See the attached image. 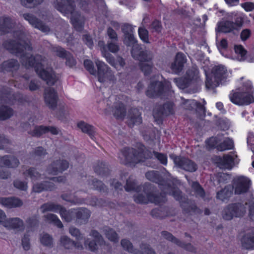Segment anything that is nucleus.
Listing matches in <instances>:
<instances>
[{"label": "nucleus", "mask_w": 254, "mask_h": 254, "mask_svg": "<svg viewBox=\"0 0 254 254\" xmlns=\"http://www.w3.org/2000/svg\"><path fill=\"white\" fill-rule=\"evenodd\" d=\"M12 52L22 53L21 61L26 67L34 66L37 73L48 84H54L58 79V76L55 73L52 68L48 67L47 62L40 56H37L33 58L29 52L31 48L28 42L25 40L20 41V45H15L12 47H7Z\"/></svg>", "instance_id": "f257e3e1"}, {"label": "nucleus", "mask_w": 254, "mask_h": 254, "mask_svg": "<svg viewBox=\"0 0 254 254\" xmlns=\"http://www.w3.org/2000/svg\"><path fill=\"white\" fill-rule=\"evenodd\" d=\"M95 63L97 70L95 69L93 62L90 60H85L84 65L90 74L97 77L100 82L105 86H112L116 81V77L111 68L98 59L95 60Z\"/></svg>", "instance_id": "f03ea898"}, {"label": "nucleus", "mask_w": 254, "mask_h": 254, "mask_svg": "<svg viewBox=\"0 0 254 254\" xmlns=\"http://www.w3.org/2000/svg\"><path fill=\"white\" fill-rule=\"evenodd\" d=\"M42 213L47 211L59 212L63 219L67 222L70 221L75 216L78 219L86 221L90 216V212L85 208H80L78 210H69L66 211L63 207L54 203H46L41 207Z\"/></svg>", "instance_id": "7ed1b4c3"}, {"label": "nucleus", "mask_w": 254, "mask_h": 254, "mask_svg": "<svg viewBox=\"0 0 254 254\" xmlns=\"http://www.w3.org/2000/svg\"><path fill=\"white\" fill-rule=\"evenodd\" d=\"M24 174L31 179L33 184V190L36 192H40L45 190H51L54 188L53 183L51 182V181L54 182H62L64 180L63 177H60L52 178L48 177L50 181H45V176L41 175L34 169L28 170Z\"/></svg>", "instance_id": "20e7f679"}, {"label": "nucleus", "mask_w": 254, "mask_h": 254, "mask_svg": "<svg viewBox=\"0 0 254 254\" xmlns=\"http://www.w3.org/2000/svg\"><path fill=\"white\" fill-rule=\"evenodd\" d=\"M254 91L251 81H247L242 89L232 91L229 94V99L236 105H247L254 102V98L252 95Z\"/></svg>", "instance_id": "39448f33"}, {"label": "nucleus", "mask_w": 254, "mask_h": 254, "mask_svg": "<svg viewBox=\"0 0 254 254\" xmlns=\"http://www.w3.org/2000/svg\"><path fill=\"white\" fill-rule=\"evenodd\" d=\"M231 75L230 71L228 70L226 67L223 65L215 66L211 74H206V87L208 89L213 88L220 84L224 83L226 79L230 78Z\"/></svg>", "instance_id": "423d86ee"}, {"label": "nucleus", "mask_w": 254, "mask_h": 254, "mask_svg": "<svg viewBox=\"0 0 254 254\" xmlns=\"http://www.w3.org/2000/svg\"><path fill=\"white\" fill-rule=\"evenodd\" d=\"M57 8L64 14L71 15V22L77 30L80 31L82 29L84 18L78 12L74 11V5L71 0H64V3L58 4Z\"/></svg>", "instance_id": "0eeeda50"}, {"label": "nucleus", "mask_w": 254, "mask_h": 254, "mask_svg": "<svg viewBox=\"0 0 254 254\" xmlns=\"http://www.w3.org/2000/svg\"><path fill=\"white\" fill-rule=\"evenodd\" d=\"M131 54L134 59L139 61L140 68L144 74H148L152 71V54L150 52L140 51L135 45L133 46Z\"/></svg>", "instance_id": "6e6552de"}, {"label": "nucleus", "mask_w": 254, "mask_h": 254, "mask_svg": "<svg viewBox=\"0 0 254 254\" xmlns=\"http://www.w3.org/2000/svg\"><path fill=\"white\" fill-rule=\"evenodd\" d=\"M251 184V180L248 177L240 176L234 179L232 188L236 194H244L249 190Z\"/></svg>", "instance_id": "1a4fd4ad"}, {"label": "nucleus", "mask_w": 254, "mask_h": 254, "mask_svg": "<svg viewBox=\"0 0 254 254\" xmlns=\"http://www.w3.org/2000/svg\"><path fill=\"white\" fill-rule=\"evenodd\" d=\"M142 155L141 153L136 154L132 148H125L120 154L119 157L124 163H137L143 161Z\"/></svg>", "instance_id": "9d476101"}, {"label": "nucleus", "mask_w": 254, "mask_h": 254, "mask_svg": "<svg viewBox=\"0 0 254 254\" xmlns=\"http://www.w3.org/2000/svg\"><path fill=\"white\" fill-rule=\"evenodd\" d=\"M246 208L241 204L229 205L223 212V217L226 220H231L234 217H239L246 212Z\"/></svg>", "instance_id": "9b49d317"}, {"label": "nucleus", "mask_w": 254, "mask_h": 254, "mask_svg": "<svg viewBox=\"0 0 254 254\" xmlns=\"http://www.w3.org/2000/svg\"><path fill=\"white\" fill-rule=\"evenodd\" d=\"M170 87V83L164 80L163 83L161 81L153 82L148 88L146 95L149 97H154L156 95L160 94L162 91L169 90Z\"/></svg>", "instance_id": "f8f14e48"}, {"label": "nucleus", "mask_w": 254, "mask_h": 254, "mask_svg": "<svg viewBox=\"0 0 254 254\" xmlns=\"http://www.w3.org/2000/svg\"><path fill=\"white\" fill-rule=\"evenodd\" d=\"M207 144L209 147H216L220 151L231 149L233 147V142L230 138L211 137L207 141Z\"/></svg>", "instance_id": "ddd939ff"}, {"label": "nucleus", "mask_w": 254, "mask_h": 254, "mask_svg": "<svg viewBox=\"0 0 254 254\" xmlns=\"http://www.w3.org/2000/svg\"><path fill=\"white\" fill-rule=\"evenodd\" d=\"M98 46L101 48L103 56L106 59L107 62L112 66L114 67L117 70H120L124 67L125 63L124 59L121 57H118L115 61L112 56L109 53H106L104 43L102 41H100Z\"/></svg>", "instance_id": "4468645a"}, {"label": "nucleus", "mask_w": 254, "mask_h": 254, "mask_svg": "<svg viewBox=\"0 0 254 254\" xmlns=\"http://www.w3.org/2000/svg\"><path fill=\"white\" fill-rule=\"evenodd\" d=\"M198 74V69L196 67H193L188 71L185 78L175 79V82L179 88L184 89L187 87L190 81L197 79Z\"/></svg>", "instance_id": "2eb2a0df"}, {"label": "nucleus", "mask_w": 254, "mask_h": 254, "mask_svg": "<svg viewBox=\"0 0 254 254\" xmlns=\"http://www.w3.org/2000/svg\"><path fill=\"white\" fill-rule=\"evenodd\" d=\"M170 157L174 161L176 165L182 168L185 170L193 172L196 169V165L193 162L189 159L180 158L174 154L170 155Z\"/></svg>", "instance_id": "dca6fc26"}, {"label": "nucleus", "mask_w": 254, "mask_h": 254, "mask_svg": "<svg viewBox=\"0 0 254 254\" xmlns=\"http://www.w3.org/2000/svg\"><path fill=\"white\" fill-rule=\"evenodd\" d=\"M4 227L16 232L23 231L25 228L23 221L18 217L7 218L4 223Z\"/></svg>", "instance_id": "f3484780"}, {"label": "nucleus", "mask_w": 254, "mask_h": 254, "mask_svg": "<svg viewBox=\"0 0 254 254\" xmlns=\"http://www.w3.org/2000/svg\"><path fill=\"white\" fill-rule=\"evenodd\" d=\"M134 201L138 203H146L152 202L155 203L159 202L158 198L153 193H148L143 191L141 192H136L134 195Z\"/></svg>", "instance_id": "a211bd4d"}, {"label": "nucleus", "mask_w": 254, "mask_h": 254, "mask_svg": "<svg viewBox=\"0 0 254 254\" xmlns=\"http://www.w3.org/2000/svg\"><path fill=\"white\" fill-rule=\"evenodd\" d=\"M58 95L55 89L53 88H48L44 92V100L46 105L50 108H55L57 104Z\"/></svg>", "instance_id": "6ab92c4d"}, {"label": "nucleus", "mask_w": 254, "mask_h": 254, "mask_svg": "<svg viewBox=\"0 0 254 254\" xmlns=\"http://www.w3.org/2000/svg\"><path fill=\"white\" fill-rule=\"evenodd\" d=\"M0 203L3 206L8 208L20 207L23 204L21 200L14 197H0Z\"/></svg>", "instance_id": "aec40b11"}, {"label": "nucleus", "mask_w": 254, "mask_h": 254, "mask_svg": "<svg viewBox=\"0 0 254 254\" xmlns=\"http://www.w3.org/2000/svg\"><path fill=\"white\" fill-rule=\"evenodd\" d=\"M23 17L25 20L28 21L32 26L39 29L43 32L46 33L49 31L50 29L49 27L43 24L33 15L29 14H23Z\"/></svg>", "instance_id": "412c9836"}, {"label": "nucleus", "mask_w": 254, "mask_h": 254, "mask_svg": "<svg viewBox=\"0 0 254 254\" xmlns=\"http://www.w3.org/2000/svg\"><path fill=\"white\" fill-rule=\"evenodd\" d=\"M122 30L125 35L124 43L128 46L134 43V38L132 26L128 24H124L122 26Z\"/></svg>", "instance_id": "4be33fe9"}, {"label": "nucleus", "mask_w": 254, "mask_h": 254, "mask_svg": "<svg viewBox=\"0 0 254 254\" xmlns=\"http://www.w3.org/2000/svg\"><path fill=\"white\" fill-rule=\"evenodd\" d=\"M22 127L24 129L27 130L28 132L34 136H40L43 133L48 132V128L47 127L39 126L34 127L28 124H23Z\"/></svg>", "instance_id": "5701e85b"}, {"label": "nucleus", "mask_w": 254, "mask_h": 254, "mask_svg": "<svg viewBox=\"0 0 254 254\" xmlns=\"http://www.w3.org/2000/svg\"><path fill=\"white\" fill-rule=\"evenodd\" d=\"M187 59L183 53H178L176 57L175 61L171 65V69L175 73L179 72L183 68L184 64Z\"/></svg>", "instance_id": "b1692460"}, {"label": "nucleus", "mask_w": 254, "mask_h": 254, "mask_svg": "<svg viewBox=\"0 0 254 254\" xmlns=\"http://www.w3.org/2000/svg\"><path fill=\"white\" fill-rule=\"evenodd\" d=\"M90 236H92L94 240L98 242V243H96L94 241H91L88 243V240H87L85 241V246L88 247V249L91 251H94L97 249H98V246L99 245H101V244L103 242L102 238L99 235V234L96 231H92L91 232Z\"/></svg>", "instance_id": "393cba45"}, {"label": "nucleus", "mask_w": 254, "mask_h": 254, "mask_svg": "<svg viewBox=\"0 0 254 254\" xmlns=\"http://www.w3.org/2000/svg\"><path fill=\"white\" fill-rule=\"evenodd\" d=\"M238 25L231 21L221 22L218 23L216 31L224 33H228L236 29Z\"/></svg>", "instance_id": "a878e982"}, {"label": "nucleus", "mask_w": 254, "mask_h": 254, "mask_svg": "<svg viewBox=\"0 0 254 254\" xmlns=\"http://www.w3.org/2000/svg\"><path fill=\"white\" fill-rule=\"evenodd\" d=\"M234 158L232 155H226L222 158H218L217 163L220 168L222 169H231L233 164Z\"/></svg>", "instance_id": "bb28decb"}, {"label": "nucleus", "mask_w": 254, "mask_h": 254, "mask_svg": "<svg viewBox=\"0 0 254 254\" xmlns=\"http://www.w3.org/2000/svg\"><path fill=\"white\" fill-rule=\"evenodd\" d=\"M3 164L4 167L15 168L18 166L19 161L12 156H3L0 157V165Z\"/></svg>", "instance_id": "cd10ccee"}, {"label": "nucleus", "mask_w": 254, "mask_h": 254, "mask_svg": "<svg viewBox=\"0 0 254 254\" xmlns=\"http://www.w3.org/2000/svg\"><path fill=\"white\" fill-rule=\"evenodd\" d=\"M242 244L247 249H254V233L246 234L242 239Z\"/></svg>", "instance_id": "c85d7f7f"}, {"label": "nucleus", "mask_w": 254, "mask_h": 254, "mask_svg": "<svg viewBox=\"0 0 254 254\" xmlns=\"http://www.w3.org/2000/svg\"><path fill=\"white\" fill-rule=\"evenodd\" d=\"M60 244L66 249H69L72 247H75L78 249H82L83 248L82 244L79 243H75L68 237L65 236H63L61 238Z\"/></svg>", "instance_id": "c756f323"}, {"label": "nucleus", "mask_w": 254, "mask_h": 254, "mask_svg": "<svg viewBox=\"0 0 254 254\" xmlns=\"http://www.w3.org/2000/svg\"><path fill=\"white\" fill-rule=\"evenodd\" d=\"M129 118L130 125H138L141 123L142 119L140 117V113L136 109H134L131 111Z\"/></svg>", "instance_id": "7c9ffc66"}, {"label": "nucleus", "mask_w": 254, "mask_h": 254, "mask_svg": "<svg viewBox=\"0 0 254 254\" xmlns=\"http://www.w3.org/2000/svg\"><path fill=\"white\" fill-rule=\"evenodd\" d=\"M233 193V188L231 186L225 187L217 194V198L220 200H224L230 197Z\"/></svg>", "instance_id": "2f4dec72"}, {"label": "nucleus", "mask_w": 254, "mask_h": 254, "mask_svg": "<svg viewBox=\"0 0 254 254\" xmlns=\"http://www.w3.org/2000/svg\"><path fill=\"white\" fill-rule=\"evenodd\" d=\"M162 235L165 239H166L170 241H172V242H173L182 247H185L186 249H187L189 251H191L192 250V247L190 244H188V245H186L185 246L184 244L182 243L181 242H180L177 239L174 238L171 234H170L167 232H163Z\"/></svg>", "instance_id": "473e14b6"}, {"label": "nucleus", "mask_w": 254, "mask_h": 254, "mask_svg": "<svg viewBox=\"0 0 254 254\" xmlns=\"http://www.w3.org/2000/svg\"><path fill=\"white\" fill-rule=\"evenodd\" d=\"M17 67V62L13 59L4 62L2 64V69L7 71H13L14 70H16Z\"/></svg>", "instance_id": "72a5a7b5"}, {"label": "nucleus", "mask_w": 254, "mask_h": 254, "mask_svg": "<svg viewBox=\"0 0 254 254\" xmlns=\"http://www.w3.org/2000/svg\"><path fill=\"white\" fill-rule=\"evenodd\" d=\"M13 115L12 110L7 106H1L0 108V120H4Z\"/></svg>", "instance_id": "f704fd0d"}, {"label": "nucleus", "mask_w": 254, "mask_h": 254, "mask_svg": "<svg viewBox=\"0 0 254 254\" xmlns=\"http://www.w3.org/2000/svg\"><path fill=\"white\" fill-rule=\"evenodd\" d=\"M235 51L237 54V59L239 61H244L246 59L247 51L241 45H236L235 46Z\"/></svg>", "instance_id": "c9c22d12"}, {"label": "nucleus", "mask_w": 254, "mask_h": 254, "mask_svg": "<svg viewBox=\"0 0 254 254\" xmlns=\"http://www.w3.org/2000/svg\"><path fill=\"white\" fill-rule=\"evenodd\" d=\"M46 220L50 223H53L59 228H62L63 225L58 217L53 214H48L45 216Z\"/></svg>", "instance_id": "e433bc0d"}, {"label": "nucleus", "mask_w": 254, "mask_h": 254, "mask_svg": "<svg viewBox=\"0 0 254 254\" xmlns=\"http://www.w3.org/2000/svg\"><path fill=\"white\" fill-rule=\"evenodd\" d=\"M11 20L8 17L0 19V30L2 32H8L7 29L11 27Z\"/></svg>", "instance_id": "4c0bfd02"}, {"label": "nucleus", "mask_w": 254, "mask_h": 254, "mask_svg": "<svg viewBox=\"0 0 254 254\" xmlns=\"http://www.w3.org/2000/svg\"><path fill=\"white\" fill-rule=\"evenodd\" d=\"M114 115L118 118H122L125 115V109L122 103H119L118 106H116L113 111Z\"/></svg>", "instance_id": "58836bf2"}, {"label": "nucleus", "mask_w": 254, "mask_h": 254, "mask_svg": "<svg viewBox=\"0 0 254 254\" xmlns=\"http://www.w3.org/2000/svg\"><path fill=\"white\" fill-rule=\"evenodd\" d=\"M201 107V105L194 100H187L184 104V108L187 110H191Z\"/></svg>", "instance_id": "ea45409f"}, {"label": "nucleus", "mask_w": 254, "mask_h": 254, "mask_svg": "<svg viewBox=\"0 0 254 254\" xmlns=\"http://www.w3.org/2000/svg\"><path fill=\"white\" fill-rule=\"evenodd\" d=\"M68 167V164L66 161H62L59 162L56 164V170H53V172L52 173L53 174H56V173L58 171V170H59V171H62L63 170H64L66 169ZM50 169L49 168L48 169V173H52L51 172Z\"/></svg>", "instance_id": "a19ab883"}, {"label": "nucleus", "mask_w": 254, "mask_h": 254, "mask_svg": "<svg viewBox=\"0 0 254 254\" xmlns=\"http://www.w3.org/2000/svg\"><path fill=\"white\" fill-rule=\"evenodd\" d=\"M40 242L44 246H51L53 244V239L49 234H43L40 237Z\"/></svg>", "instance_id": "79ce46f5"}, {"label": "nucleus", "mask_w": 254, "mask_h": 254, "mask_svg": "<svg viewBox=\"0 0 254 254\" xmlns=\"http://www.w3.org/2000/svg\"><path fill=\"white\" fill-rule=\"evenodd\" d=\"M140 39L144 43H148V33L147 30L144 28H139L138 30Z\"/></svg>", "instance_id": "37998d69"}, {"label": "nucleus", "mask_w": 254, "mask_h": 254, "mask_svg": "<svg viewBox=\"0 0 254 254\" xmlns=\"http://www.w3.org/2000/svg\"><path fill=\"white\" fill-rule=\"evenodd\" d=\"M105 235L108 239L111 241L116 242L119 240L117 234L112 229H106Z\"/></svg>", "instance_id": "c03bdc74"}, {"label": "nucleus", "mask_w": 254, "mask_h": 254, "mask_svg": "<svg viewBox=\"0 0 254 254\" xmlns=\"http://www.w3.org/2000/svg\"><path fill=\"white\" fill-rule=\"evenodd\" d=\"M77 126L84 132L89 133L92 130V126L83 122L79 123Z\"/></svg>", "instance_id": "a18cd8bd"}, {"label": "nucleus", "mask_w": 254, "mask_h": 254, "mask_svg": "<svg viewBox=\"0 0 254 254\" xmlns=\"http://www.w3.org/2000/svg\"><path fill=\"white\" fill-rule=\"evenodd\" d=\"M69 233L78 241L83 238V236L81 235L79 230L73 227H71L69 228Z\"/></svg>", "instance_id": "49530a36"}, {"label": "nucleus", "mask_w": 254, "mask_h": 254, "mask_svg": "<svg viewBox=\"0 0 254 254\" xmlns=\"http://www.w3.org/2000/svg\"><path fill=\"white\" fill-rule=\"evenodd\" d=\"M43 0H21L23 5L26 7H31L40 3Z\"/></svg>", "instance_id": "de8ad7c7"}, {"label": "nucleus", "mask_w": 254, "mask_h": 254, "mask_svg": "<svg viewBox=\"0 0 254 254\" xmlns=\"http://www.w3.org/2000/svg\"><path fill=\"white\" fill-rule=\"evenodd\" d=\"M192 189L195 190L197 195L200 196H203L204 191L203 189L200 187L199 185L196 182H193L192 185Z\"/></svg>", "instance_id": "09e8293b"}, {"label": "nucleus", "mask_w": 254, "mask_h": 254, "mask_svg": "<svg viewBox=\"0 0 254 254\" xmlns=\"http://www.w3.org/2000/svg\"><path fill=\"white\" fill-rule=\"evenodd\" d=\"M14 186L17 189L22 190H25L27 189V184L19 180L14 182Z\"/></svg>", "instance_id": "8fccbe9b"}, {"label": "nucleus", "mask_w": 254, "mask_h": 254, "mask_svg": "<svg viewBox=\"0 0 254 254\" xmlns=\"http://www.w3.org/2000/svg\"><path fill=\"white\" fill-rule=\"evenodd\" d=\"M121 245L123 248L129 253L132 252V244L127 240H123L121 241Z\"/></svg>", "instance_id": "3c124183"}, {"label": "nucleus", "mask_w": 254, "mask_h": 254, "mask_svg": "<svg viewBox=\"0 0 254 254\" xmlns=\"http://www.w3.org/2000/svg\"><path fill=\"white\" fill-rule=\"evenodd\" d=\"M3 164L0 165V179H7L9 176V173L6 171Z\"/></svg>", "instance_id": "603ef678"}, {"label": "nucleus", "mask_w": 254, "mask_h": 254, "mask_svg": "<svg viewBox=\"0 0 254 254\" xmlns=\"http://www.w3.org/2000/svg\"><path fill=\"white\" fill-rule=\"evenodd\" d=\"M153 153L155 157L157 158L161 163L164 165L167 164V159L166 155L155 152H154Z\"/></svg>", "instance_id": "864d4df0"}, {"label": "nucleus", "mask_w": 254, "mask_h": 254, "mask_svg": "<svg viewBox=\"0 0 254 254\" xmlns=\"http://www.w3.org/2000/svg\"><path fill=\"white\" fill-rule=\"evenodd\" d=\"M241 6L247 11H250L254 9V3L252 2H246L242 3Z\"/></svg>", "instance_id": "5fc2aeb1"}, {"label": "nucleus", "mask_w": 254, "mask_h": 254, "mask_svg": "<svg viewBox=\"0 0 254 254\" xmlns=\"http://www.w3.org/2000/svg\"><path fill=\"white\" fill-rule=\"evenodd\" d=\"M251 34V31L248 29L243 30L241 33V38L243 41L248 39Z\"/></svg>", "instance_id": "6e6d98bb"}, {"label": "nucleus", "mask_w": 254, "mask_h": 254, "mask_svg": "<svg viewBox=\"0 0 254 254\" xmlns=\"http://www.w3.org/2000/svg\"><path fill=\"white\" fill-rule=\"evenodd\" d=\"M108 48L109 50L112 53H116L119 50V46L115 43H109Z\"/></svg>", "instance_id": "4d7b16f0"}, {"label": "nucleus", "mask_w": 254, "mask_h": 254, "mask_svg": "<svg viewBox=\"0 0 254 254\" xmlns=\"http://www.w3.org/2000/svg\"><path fill=\"white\" fill-rule=\"evenodd\" d=\"M22 245L25 250H28L30 247L29 239L25 236L22 240Z\"/></svg>", "instance_id": "13d9d810"}, {"label": "nucleus", "mask_w": 254, "mask_h": 254, "mask_svg": "<svg viewBox=\"0 0 254 254\" xmlns=\"http://www.w3.org/2000/svg\"><path fill=\"white\" fill-rule=\"evenodd\" d=\"M9 143V140L4 136H0V149L4 148Z\"/></svg>", "instance_id": "bf43d9fd"}, {"label": "nucleus", "mask_w": 254, "mask_h": 254, "mask_svg": "<svg viewBox=\"0 0 254 254\" xmlns=\"http://www.w3.org/2000/svg\"><path fill=\"white\" fill-rule=\"evenodd\" d=\"M7 219L5 213L0 209V225L4 227V223L6 222Z\"/></svg>", "instance_id": "052dcab7"}, {"label": "nucleus", "mask_w": 254, "mask_h": 254, "mask_svg": "<svg viewBox=\"0 0 254 254\" xmlns=\"http://www.w3.org/2000/svg\"><path fill=\"white\" fill-rule=\"evenodd\" d=\"M157 174L154 171H149L146 174V177L149 180L155 181Z\"/></svg>", "instance_id": "680f3d73"}, {"label": "nucleus", "mask_w": 254, "mask_h": 254, "mask_svg": "<svg viewBox=\"0 0 254 254\" xmlns=\"http://www.w3.org/2000/svg\"><path fill=\"white\" fill-rule=\"evenodd\" d=\"M108 36L112 39L117 40V35L116 32L111 28H108Z\"/></svg>", "instance_id": "e2e57ef3"}, {"label": "nucleus", "mask_w": 254, "mask_h": 254, "mask_svg": "<svg viewBox=\"0 0 254 254\" xmlns=\"http://www.w3.org/2000/svg\"><path fill=\"white\" fill-rule=\"evenodd\" d=\"M93 187L95 189H99L101 190L103 189V183L97 180H94L93 182Z\"/></svg>", "instance_id": "0e129e2a"}, {"label": "nucleus", "mask_w": 254, "mask_h": 254, "mask_svg": "<svg viewBox=\"0 0 254 254\" xmlns=\"http://www.w3.org/2000/svg\"><path fill=\"white\" fill-rule=\"evenodd\" d=\"M151 28L153 29L155 31L159 32L161 30V24L159 21H155L151 25Z\"/></svg>", "instance_id": "69168bd1"}, {"label": "nucleus", "mask_w": 254, "mask_h": 254, "mask_svg": "<svg viewBox=\"0 0 254 254\" xmlns=\"http://www.w3.org/2000/svg\"><path fill=\"white\" fill-rule=\"evenodd\" d=\"M84 40L86 45L89 47L91 48L93 46V41L90 36L85 35Z\"/></svg>", "instance_id": "338daca9"}, {"label": "nucleus", "mask_w": 254, "mask_h": 254, "mask_svg": "<svg viewBox=\"0 0 254 254\" xmlns=\"http://www.w3.org/2000/svg\"><path fill=\"white\" fill-rule=\"evenodd\" d=\"M84 40L86 45L89 47L91 48L93 46V41L90 36L85 35Z\"/></svg>", "instance_id": "774afa93"}]
</instances>
